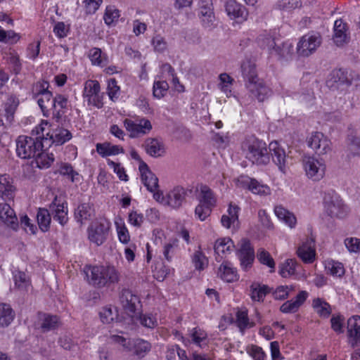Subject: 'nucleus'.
I'll return each instance as SVG.
<instances>
[{
  "label": "nucleus",
  "mask_w": 360,
  "mask_h": 360,
  "mask_svg": "<svg viewBox=\"0 0 360 360\" xmlns=\"http://www.w3.org/2000/svg\"><path fill=\"white\" fill-rule=\"evenodd\" d=\"M49 124L46 120H42L32 131V135L35 137L20 136L16 140V153L22 159L34 158L40 150L44 148V142L47 141L44 131Z\"/></svg>",
  "instance_id": "f257e3e1"
},
{
  "label": "nucleus",
  "mask_w": 360,
  "mask_h": 360,
  "mask_svg": "<svg viewBox=\"0 0 360 360\" xmlns=\"http://www.w3.org/2000/svg\"><path fill=\"white\" fill-rule=\"evenodd\" d=\"M240 68L245 86L252 99L256 98L259 102H263L271 95V90L258 78L254 62L250 60H244Z\"/></svg>",
  "instance_id": "f03ea898"
},
{
  "label": "nucleus",
  "mask_w": 360,
  "mask_h": 360,
  "mask_svg": "<svg viewBox=\"0 0 360 360\" xmlns=\"http://www.w3.org/2000/svg\"><path fill=\"white\" fill-rule=\"evenodd\" d=\"M84 272L89 284L96 288H108L120 281V273L114 266H89Z\"/></svg>",
  "instance_id": "7ed1b4c3"
},
{
  "label": "nucleus",
  "mask_w": 360,
  "mask_h": 360,
  "mask_svg": "<svg viewBox=\"0 0 360 360\" xmlns=\"http://www.w3.org/2000/svg\"><path fill=\"white\" fill-rule=\"evenodd\" d=\"M241 149L245 158L254 165H266L270 161L266 143L255 136L246 137L241 144Z\"/></svg>",
  "instance_id": "20e7f679"
},
{
  "label": "nucleus",
  "mask_w": 360,
  "mask_h": 360,
  "mask_svg": "<svg viewBox=\"0 0 360 360\" xmlns=\"http://www.w3.org/2000/svg\"><path fill=\"white\" fill-rule=\"evenodd\" d=\"M198 200L199 202L195 209V214L200 221H204L216 206L217 197L209 186L201 185Z\"/></svg>",
  "instance_id": "39448f33"
},
{
  "label": "nucleus",
  "mask_w": 360,
  "mask_h": 360,
  "mask_svg": "<svg viewBox=\"0 0 360 360\" xmlns=\"http://www.w3.org/2000/svg\"><path fill=\"white\" fill-rule=\"evenodd\" d=\"M82 96L88 105L98 109L103 107L104 94L101 91V85L97 80L88 79L85 82Z\"/></svg>",
  "instance_id": "423d86ee"
},
{
  "label": "nucleus",
  "mask_w": 360,
  "mask_h": 360,
  "mask_svg": "<svg viewBox=\"0 0 360 360\" xmlns=\"http://www.w3.org/2000/svg\"><path fill=\"white\" fill-rule=\"evenodd\" d=\"M323 205L326 212L331 217L343 218L347 214V207L333 191L325 193Z\"/></svg>",
  "instance_id": "0eeeda50"
},
{
  "label": "nucleus",
  "mask_w": 360,
  "mask_h": 360,
  "mask_svg": "<svg viewBox=\"0 0 360 360\" xmlns=\"http://www.w3.org/2000/svg\"><path fill=\"white\" fill-rule=\"evenodd\" d=\"M322 38L318 32H309L302 36L297 44V53L301 57L313 54L321 44Z\"/></svg>",
  "instance_id": "6e6552de"
},
{
  "label": "nucleus",
  "mask_w": 360,
  "mask_h": 360,
  "mask_svg": "<svg viewBox=\"0 0 360 360\" xmlns=\"http://www.w3.org/2000/svg\"><path fill=\"white\" fill-rule=\"evenodd\" d=\"M302 164L307 176L311 180L319 181L324 177L326 166L323 159L314 156H304Z\"/></svg>",
  "instance_id": "1a4fd4ad"
},
{
  "label": "nucleus",
  "mask_w": 360,
  "mask_h": 360,
  "mask_svg": "<svg viewBox=\"0 0 360 360\" xmlns=\"http://www.w3.org/2000/svg\"><path fill=\"white\" fill-rule=\"evenodd\" d=\"M49 84L43 81L37 84L36 92L34 93V98L37 100V103L41 110L44 117H49L51 115V108L53 100V94L49 91Z\"/></svg>",
  "instance_id": "9d476101"
},
{
  "label": "nucleus",
  "mask_w": 360,
  "mask_h": 360,
  "mask_svg": "<svg viewBox=\"0 0 360 360\" xmlns=\"http://www.w3.org/2000/svg\"><path fill=\"white\" fill-rule=\"evenodd\" d=\"M110 228V222L105 220L91 223L87 229L89 240L97 246L101 245L107 240Z\"/></svg>",
  "instance_id": "9b49d317"
},
{
  "label": "nucleus",
  "mask_w": 360,
  "mask_h": 360,
  "mask_svg": "<svg viewBox=\"0 0 360 360\" xmlns=\"http://www.w3.org/2000/svg\"><path fill=\"white\" fill-rule=\"evenodd\" d=\"M124 126L126 130L129 133V137L136 139L150 133L153 129L150 121L145 117L132 120L125 119Z\"/></svg>",
  "instance_id": "f8f14e48"
},
{
  "label": "nucleus",
  "mask_w": 360,
  "mask_h": 360,
  "mask_svg": "<svg viewBox=\"0 0 360 360\" xmlns=\"http://www.w3.org/2000/svg\"><path fill=\"white\" fill-rule=\"evenodd\" d=\"M236 256L240 261L241 268L248 271L252 266L255 258V250L248 239H242L236 251Z\"/></svg>",
  "instance_id": "ddd939ff"
},
{
  "label": "nucleus",
  "mask_w": 360,
  "mask_h": 360,
  "mask_svg": "<svg viewBox=\"0 0 360 360\" xmlns=\"http://www.w3.org/2000/svg\"><path fill=\"white\" fill-rule=\"evenodd\" d=\"M269 153H271L272 160L278 169L285 174L288 167L290 158L286 155L284 148L277 141L271 142L269 145Z\"/></svg>",
  "instance_id": "4468645a"
},
{
  "label": "nucleus",
  "mask_w": 360,
  "mask_h": 360,
  "mask_svg": "<svg viewBox=\"0 0 360 360\" xmlns=\"http://www.w3.org/2000/svg\"><path fill=\"white\" fill-rule=\"evenodd\" d=\"M307 144L318 155L326 154L331 150L330 141L321 132L316 131L308 138Z\"/></svg>",
  "instance_id": "2eb2a0df"
},
{
  "label": "nucleus",
  "mask_w": 360,
  "mask_h": 360,
  "mask_svg": "<svg viewBox=\"0 0 360 360\" xmlns=\"http://www.w3.org/2000/svg\"><path fill=\"white\" fill-rule=\"evenodd\" d=\"M347 343L352 348L360 345V316L355 315L347 322Z\"/></svg>",
  "instance_id": "dca6fc26"
},
{
  "label": "nucleus",
  "mask_w": 360,
  "mask_h": 360,
  "mask_svg": "<svg viewBox=\"0 0 360 360\" xmlns=\"http://www.w3.org/2000/svg\"><path fill=\"white\" fill-rule=\"evenodd\" d=\"M70 107V103L68 97L64 94H56L52 102L51 108V114L53 119L58 122L62 117L68 111Z\"/></svg>",
  "instance_id": "f3484780"
},
{
  "label": "nucleus",
  "mask_w": 360,
  "mask_h": 360,
  "mask_svg": "<svg viewBox=\"0 0 360 360\" xmlns=\"http://www.w3.org/2000/svg\"><path fill=\"white\" fill-rule=\"evenodd\" d=\"M188 190L182 186H175L166 193V206L179 210L186 202Z\"/></svg>",
  "instance_id": "a211bd4d"
},
{
  "label": "nucleus",
  "mask_w": 360,
  "mask_h": 360,
  "mask_svg": "<svg viewBox=\"0 0 360 360\" xmlns=\"http://www.w3.org/2000/svg\"><path fill=\"white\" fill-rule=\"evenodd\" d=\"M238 183L243 188H248L252 193L259 195H267L271 193L270 188L259 183L255 179L246 175H241L238 178Z\"/></svg>",
  "instance_id": "6ab92c4d"
},
{
  "label": "nucleus",
  "mask_w": 360,
  "mask_h": 360,
  "mask_svg": "<svg viewBox=\"0 0 360 360\" xmlns=\"http://www.w3.org/2000/svg\"><path fill=\"white\" fill-rule=\"evenodd\" d=\"M49 210L53 220L57 221L61 226H65L68 221V203L60 202L57 197H55L49 205Z\"/></svg>",
  "instance_id": "aec40b11"
},
{
  "label": "nucleus",
  "mask_w": 360,
  "mask_h": 360,
  "mask_svg": "<svg viewBox=\"0 0 360 360\" xmlns=\"http://www.w3.org/2000/svg\"><path fill=\"white\" fill-rule=\"evenodd\" d=\"M349 33L347 23L342 19L334 22L333 40L338 46H342L349 41Z\"/></svg>",
  "instance_id": "412c9836"
},
{
  "label": "nucleus",
  "mask_w": 360,
  "mask_h": 360,
  "mask_svg": "<svg viewBox=\"0 0 360 360\" xmlns=\"http://www.w3.org/2000/svg\"><path fill=\"white\" fill-rule=\"evenodd\" d=\"M297 254L303 262L313 263L316 257L314 240L312 238H307L297 248Z\"/></svg>",
  "instance_id": "4be33fe9"
},
{
  "label": "nucleus",
  "mask_w": 360,
  "mask_h": 360,
  "mask_svg": "<svg viewBox=\"0 0 360 360\" xmlns=\"http://www.w3.org/2000/svg\"><path fill=\"white\" fill-rule=\"evenodd\" d=\"M120 301L125 312L131 316L135 313L136 306L140 302L139 297L128 289L122 290Z\"/></svg>",
  "instance_id": "5701e85b"
},
{
  "label": "nucleus",
  "mask_w": 360,
  "mask_h": 360,
  "mask_svg": "<svg viewBox=\"0 0 360 360\" xmlns=\"http://www.w3.org/2000/svg\"><path fill=\"white\" fill-rule=\"evenodd\" d=\"M141 181L150 192H154L158 188V179L150 169L147 164L141 162L139 165Z\"/></svg>",
  "instance_id": "b1692460"
},
{
  "label": "nucleus",
  "mask_w": 360,
  "mask_h": 360,
  "mask_svg": "<svg viewBox=\"0 0 360 360\" xmlns=\"http://www.w3.org/2000/svg\"><path fill=\"white\" fill-rule=\"evenodd\" d=\"M45 137L48 139L46 141L49 145L53 143L56 146H61L70 141L72 136L69 130L63 127H57L53 130L51 134L49 131H47Z\"/></svg>",
  "instance_id": "393cba45"
},
{
  "label": "nucleus",
  "mask_w": 360,
  "mask_h": 360,
  "mask_svg": "<svg viewBox=\"0 0 360 360\" xmlns=\"http://www.w3.org/2000/svg\"><path fill=\"white\" fill-rule=\"evenodd\" d=\"M226 12L231 19H240L246 20L248 12L245 6L236 2L235 0H229L226 4Z\"/></svg>",
  "instance_id": "a878e982"
},
{
  "label": "nucleus",
  "mask_w": 360,
  "mask_h": 360,
  "mask_svg": "<svg viewBox=\"0 0 360 360\" xmlns=\"http://www.w3.org/2000/svg\"><path fill=\"white\" fill-rule=\"evenodd\" d=\"M0 219L13 230L18 227L16 214L8 203H0Z\"/></svg>",
  "instance_id": "bb28decb"
},
{
  "label": "nucleus",
  "mask_w": 360,
  "mask_h": 360,
  "mask_svg": "<svg viewBox=\"0 0 360 360\" xmlns=\"http://www.w3.org/2000/svg\"><path fill=\"white\" fill-rule=\"evenodd\" d=\"M143 147L146 153L153 158L161 157L165 153L163 143L156 138L146 139Z\"/></svg>",
  "instance_id": "cd10ccee"
},
{
  "label": "nucleus",
  "mask_w": 360,
  "mask_h": 360,
  "mask_svg": "<svg viewBox=\"0 0 360 360\" xmlns=\"http://www.w3.org/2000/svg\"><path fill=\"white\" fill-rule=\"evenodd\" d=\"M293 54V46L288 41H285L281 44H276L274 47L270 51L269 55L275 57L278 60H288Z\"/></svg>",
  "instance_id": "c85d7f7f"
},
{
  "label": "nucleus",
  "mask_w": 360,
  "mask_h": 360,
  "mask_svg": "<svg viewBox=\"0 0 360 360\" xmlns=\"http://www.w3.org/2000/svg\"><path fill=\"white\" fill-rule=\"evenodd\" d=\"M234 247L233 242L230 238L218 239L214 244V252L216 260L219 262L224 255L230 253Z\"/></svg>",
  "instance_id": "c756f323"
},
{
  "label": "nucleus",
  "mask_w": 360,
  "mask_h": 360,
  "mask_svg": "<svg viewBox=\"0 0 360 360\" xmlns=\"http://www.w3.org/2000/svg\"><path fill=\"white\" fill-rule=\"evenodd\" d=\"M15 188L13 179L7 174L0 176V195L4 200H12L14 198Z\"/></svg>",
  "instance_id": "7c9ffc66"
},
{
  "label": "nucleus",
  "mask_w": 360,
  "mask_h": 360,
  "mask_svg": "<svg viewBox=\"0 0 360 360\" xmlns=\"http://www.w3.org/2000/svg\"><path fill=\"white\" fill-rule=\"evenodd\" d=\"M96 152L102 157L116 155L124 153V148L119 145H113L110 142L98 143L96 145Z\"/></svg>",
  "instance_id": "2f4dec72"
},
{
  "label": "nucleus",
  "mask_w": 360,
  "mask_h": 360,
  "mask_svg": "<svg viewBox=\"0 0 360 360\" xmlns=\"http://www.w3.org/2000/svg\"><path fill=\"white\" fill-rule=\"evenodd\" d=\"M54 161V155L53 153H46L43 148L37 153L31 162L32 167L39 169L49 168Z\"/></svg>",
  "instance_id": "473e14b6"
},
{
  "label": "nucleus",
  "mask_w": 360,
  "mask_h": 360,
  "mask_svg": "<svg viewBox=\"0 0 360 360\" xmlns=\"http://www.w3.org/2000/svg\"><path fill=\"white\" fill-rule=\"evenodd\" d=\"M219 276L226 282H233L237 280V271L230 262H223L218 271Z\"/></svg>",
  "instance_id": "72a5a7b5"
},
{
  "label": "nucleus",
  "mask_w": 360,
  "mask_h": 360,
  "mask_svg": "<svg viewBox=\"0 0 360 360\" xmlns=\"http://www.w3.org/2000/svg\"><path fill=\"white\" fill-rule=\"evenodd\" d=\"M131 350H134V354L139 358L144 357L151 349L149 342L140 338L131 341Z\"/></svg>",
  "instance_id": "f704fd0d"
},
{
  "label": "nucleus",
  "mask_w": 360,
  "mask_h": 360,
  "mask_svg": "<svg viewBox=\"0 0 360 360\" xmlns=\"http://www.w3.org/2000/svg\"><path fill=\"white\" fill-rule=\"evenodd\" d=\"M15 318V312L11 307L5 303H0V327L8 326Z\"/></svg>",
  "instance_id": "c9c22d12"
},
{
  "label": "nucleus",
  "mask_w": 360,
  "mask_h": 360,
  "mask_svg": "<svg viewBox=\"0 0 360 360\" xmlns=\"http://www.w3.org/2000/svg\"><path fill=\"white\" fill-rule=\"evenodd\" d=\"M330 76L331 78L328 83L333 82L336 84V87H338L339 85H346L347 86L352 85V82L349 77L347 72L342 69L334 70Z\"/></svg>",
  "instance_id": "e433bc0d"
},
{
  "label": "nucleus",
  "mask_w": 360,
  "mask_h": 360,
  "mask_svg": "<svg viewBox=\"0 0 360 360\" xmlns=\"http://www.w3.org/2000/svg\"><path fill=\"white\" fill-rule=\"evenodd\" d=\"M312 307L317 314L321 317L326 319L329 317L332 312L330 305L321 298H316L313 300Z\"/></svg>",
  "instance_id": "4c0bfd02"
},
{
  "label": "nucleus",
  "mask_w": 360,
  "mask_h": 360,
  "mask_svg": "<svg viewBox=\"0 0 360 360\" xmlns=\"http://www.w3.org/2000/svg\"><path fill=\"white\" fill-rule=\"evenodd\" d=\"M41 319L42 322L40 328L43 333L56 329L60 323L59 318L55 315L44 314Z\"/></svg>",
  "instance_id": "58836bf2"
},
{
  "label": "nucleus",
  "mask_w": 360,
  "mask_h": 360,
  "mask_svg": "<svg viewBox=\"0 0 360 360\" xmlns=\"http://www.w3.org/2000/svg\"><path fill=\"white\" fill-rule=\"evenodd\" d=\"M93 208L89 203H81L75 210V218L77 222L82 224L84 220L90 219Z\"/></svg>",
  "instance_id": "ea45409f"
},
{
  "label": "nucleus",
  "mask_w": 360,
  "mask_h": 360,
  "mask_svg": "<svg viewBox=\"0 0 360 360\" xmlns=\"http://www.w3.org/2000/svg\"><path fill=\"white\" fill-rule=\"evenodd\" d=\"M51 213L50 210L39 208L37 214V219L39 229L44 231H47L50 228L51 221Z\"/></svg>",
  "instance_id": "a19ab883"
},
{
  "label": "nucleus",
  "mask_w": 360,
  "mask_h": 360,
  "mask_svg": "<svg viewBox=\"0 0 360 360\" xmlns=\"http://www.w3.org/2000/svg\"><path fill=\"white\" fill-rule=\"evenodd\" d=\"M277 217L284 221L290 228L295 227L297 220L295 215L282 206H276L274 210Z\"/></svg>",
  "instance_id": "79ce46f5"
},
{
  "label": "nucleus",
  "mask_w": 360,
  "mask_h": 360,
  "mask_svg": "<svg viewBox=\"0 0 360 360\" xmlns=\"http://www.w3.org/2000/svg\"><path fill=\"white\" fill-rule=\"evenodd\" d=\"M270 292V288L259 283H252L250 285V297L253 301L262 302L266 295Z\"/></svg>",
  "instance_id": "37998d69"
},
{
  "label": "nucleus",
  "mask_w": 360,
  "mask_h": 360,
  "mask_svg": "<svg viewBox=\"0 0 360 360\" xmlns=\"http://www.w3.org/2000/svg\"><path fill=\"white\" fill-rule=\"evenodd\" d=\"M189 338L193 344L200 347L207 344V334L199 327L193 328L189 331Z\"/></svg>",
  "instance_id": "c03bdc74"
},
{
  "label": "nucleus",
  "mask_w": 360,
  "mask_h": 360,
  "mask_svg": "<svg viewBox=\"0 0 360 360\" xmlns=\"http://www.w3.org/2000/svg\"><path fill=\"white\" fill-rule=\"evenodd\" d=\"M15 286L20 291H27L30 285V279L23 271H16L13 273Z\"/></svg>",
  "instance_id": "a18cd8bd"
},
{
  "label": "nucleus",
  "mask_w": 360,
  "mask_h": 360,
  "mask_svg": "<svg viewBox=\"0 0 360 360\" xmlns=\"http://www.w3.org/2000/svg\"><path fill=\"white\" fill-rule=\"evenodd\" d=\"M298 266L299 264L295 259H288L280 266L279 274L283 278L289 277L295 274Z\"/></svg>",
  "instance_id": "49530a36"
},
{
  "label": "nucleus",
  "mask_w": 360,
  "mask_h": 360,
  "mask_svg": "<svg viewBox=\"0 0 360 360\" xmlns=\"http://www.w3.org/2000/svg\"><path fill=\"white\" fill-rule=\"evenodd\" d=\"M19 105V99L15 95H10L5 103V112L8 121H11Z\"/></svg>",
  "instance_id": "de8ad7c7"
},
{
  "label": "nucleus",
  "mask_w": 360,
  "mask_h": 360,
  "mask_svg": "<svg viewBox=\"0 0 360 360\" xmlns=\"http://www.w3.org/2000/svg\"><path fill=\"white\" fill-rule=\"evenodd\" d=\"M200 18L201 19L202 25L205 29L212 30L217 25V19L213 10L200 13Z\"/></svg>",
  "instance_id": "09e8293b"
},
{
  "label": "nucleus",
  "mask_w": 360,
  "mask_h": 360,
  "mask_svg": "<svg viewBox=\"0 0 360 360\" xmlns=\"http://www.w3.org/2000/svg\"><path fill=\"white\" fill-rule=\"evenodd\" d=\"M100 318L103 323H110L117 319L118 314L116 308L111 306L103 307L99 312Z\"/></svg>",
  "instance_id": "8fccbe9b"
},
{
  "label": "nucleus",
  "mask_w": 360,
  "mask_h": 360,
  "mask_svg": "<svg viewBox=\"0 0 360 360\" xmlns=\"http://www.w3.org/2000/svg\"><path fill=\"white\" fill-rule=\"evenodd\" d=\"M59 174L63 176H67L72 182H79L80 181V175L75 171L71 165L63 163L59 168Z\"/></svg>",
  "instance_id": "3c124183"
},
{
  "label": "nucleus",
  "mask_w": 360,
  "mask_h": 360,
  "mask_svg": "<svg viewBox=\"0 0 360 360\" xmlns=\"http://www.w3.org/2000/svg\"><path fill=\"white\" fill-rule=\"evenodd\" d=\"M257 257L261 264L271 268L272 269L271 271H274L275 262L269 252L264 248H259L257 252Z\"/></svg>",
  "instance_id": "603ef678"
},
{
  "label": "nucleus",
  "mask_w": 360,
  "mask_h": 360,
  "mask_svg": "<svg viewBox=\"0 0 360 360\" xmlns=\"http://www.w3.org/2000/svg\"><path fill=\"white\" fill-rule=\"evenodd\" d=\"M120 11L113 6H108L105 8L103 19L105 23L111 25L118 20Z\"/></svg>",
  "instance_id": "864d4df0"
},
{
  "label": "nucleus",
  "mask_w": 360,
  "mask_h": 360,
  "mask_svg": "<svg viewBox=\"0 0 360 360\" xmlns=\"http://www.w3.org/2000/svg\"><path fill=\"white\" fill-rule=\"evenodd\" d=\"M89 57L94 65L103 66L107 63V58L102 55V51L98 48L91 49Z\"/></svg>",
  "instance_id": "5fc2aeb1"
},
{
  "label": "nucleus",
  "mask_w": 360,
  "mask_h": 360,
  "mask_svg": "<svg viewBox=\"0 0 360 360\" xmlns=\"http://www.w3.org/2000/svg\"><path fill=\"white\" fill-rule=\"evenodd\" d=\"M120 88L117 85V82L115 79H110L108 82L107 94L109 98L115 102L120 96Z\"/></svg>",
  "instance_id": "6e6d98bb"
},
{
  "label": "nucleus",
  "mask_w": 360,
  "mask_h": 360,
  "mask_svg": "<svg viewBox=\"0 0 360 360\" xmlns=\"http://www.w3.org/2000/svg\"><path fill=\"white\" fill-rule=\"evenodd\" d=\"M192 262L195 269L203 270L208 264L205 255L201 251H195L192 257Z\"/></svg>",
  "instance_id": "4d7b16f0"
},
{
  "label": "nucleus",
  "mask_w": 360,
  "mask_h": 360,
  "mask_svg": "<svg viewBox=\"0 0 360 360\" xmlns=\"http://www.w3.org/2000/svg\"><path fill=\"white\" fill-rule=\"evenodd\" d=\"M138 319L143 326L148 328H155L158 325L156 317L151 314H141Z\"/></svg>",
  "instance_id": "13d9d810"
},
{
  "label": "nucleus",
  "mask_w": 360,
  "mask_h": 360,
  "mask_svg": "<svg viewBox=\"0 0 360 360\" xmlns=\"http://www.w3.org/2000/svg\"><path fill=\"white\" fill-rule=\"evenodd\" d=\"M295 290L293 285H280L273 291V296L276 300H285L291 291Z\"/></svg>",
  "instance_id": "bf43d9fd"
},
{
  "label": "nucleus",
  "mask_w": 360,
  "mask_h": 360,
  "mask_svg": "<svg viewBox=\"0 0 360 360\" xmlns=\"http://www.w3.org/2000/svg\"><path fill=\"white\" fill-rule=\"evenodd\" d=\"M236 321L238 326L242 330L248 328H252L255 325V323L249 321L248 313L245 311H239L237 312Z\"/></svg>",
  "instance_id": "052dcab7"
},
{
  "label": "nucleus",
  "mask_w": 360,
  "mask_h": 360,
  "mask_svg": "<svg viewBox=\"0 0 360 360\" xmlns=\"http://www.w3.org/2000/svg\"><path fill=\"white\" fill-rule=\"evenodd\" d=\"M331 328L338 334L344 333L345 317L341 314L333 315L330 319Z\"/></svg>",
  "instance_id": "680f3d73"
},
{
  "label": "nucleus",
  "mask_w": 360,
  "mask_h": 360,
  "mask_svg": "<svg viewBox=\"0 0 360 360\" xmlns=\"http://www.w3.org/2000/svg\"><path fill=\"white\" fill-rule=\"evenodd\" d=\"M257 41L260 47L263 49H266L269 53L276 44L275 39L269 34L260 35L257 39Z\"/></svg>",
  "instance_id": "e2e57ef3"
},
{
  "label": "nucleus",
  "mask_w": 360,
  "mask_h": 360,
  "mask_svg": "<svg viewBox=\"0 0 360 360\" xmlns=\"http://www.w3.org/2000/svg\"><path fill=\"white\" fill-rule=\"evenodd\" d=\"M169 85L166 81H157L153 84V96L155 98H161L167 93Z\"/></svg>",
  "instance_id": "0e129e2a"
},
{
  "label": "nucleus",
  "mask_w": 360,
  "mask_h": 360,
  "mask_svg": "<svg viewBox=\"0 0 360 360\" xmlns=\"http://www.w3.org/2000/svg\"><path fill=\"white\" fill-rule=\"evenodd\" d=\"M326 269L333 276L341 277L345 274V269L342 263L332 261L328 263Z\"/></svg>",
  "instance_id": "69168bd1"
},
{
  "label": "nucleus",
  "mask_w": 360,
  "mask_h": 360,
  "mask_svg": "<svg viewBox=\"0 0 360 360\" xmlns=\"http://www.w3.org/2000/svg\"><path fill=\"white\" fill-rule=\"evenodd\" d=\"M302 6L300 0H281L276 6L280 10L291 11Z\"/></svg>",
  "instance_id": "338daca9"
},
{
  "label": "nucleus",
  "mask_w": 360,
  "mask_h": 360,
  "mask_svg": "<svg viewBox=\"0 0 360 360\" xmlns=\"http://www.w3.org/2000/svg\"><path fill=\"white\" fill-rule=\"evenodd\" d=\"M348 150L353 156L360 155V138L355 136H349Z\"/></svg>",
  "instance_id": "774afa93"
}]
</instances>
